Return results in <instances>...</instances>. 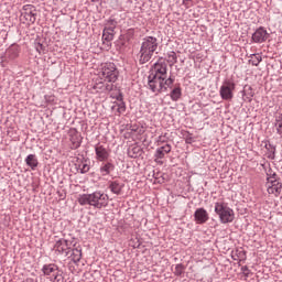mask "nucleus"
<instances>
[{
	"label": "nucleus",
	"instance_id": "nucleus-23",
	"mask_svg": "<svg viewBox=\"0 0 282 282\" xmlns=\"http://www.w3.org/2000/svg\"><path fill=\"white\" fill-rule=\"evenodd\" d=\"M275 129L280 135H282V115L275 119Z\"/></svg>",
	"mask_w": 282,
	"mask_h": 282
},
{
	"label": "nucleus",
	"instance_id": "nucleus-16",
	"mask_svg": "<svg viewBox=\"0 0 282 282\" xmlns=\"http://www.w3.org/2000/svg\"><path fill=\"white\" fill-rule=\"evenodd\" d=\"M122 188H124V185L118 181H112L109 184V189L111 193L115 195H121L122 194Z\"/></svg>",
	"mask_w": 282,
	"mask_h": 282
},
{
	"label": "nucleus",
	"instance_id": "nucleus-28",
	"mask_svg": "<svg viewBox=\"0 0 282 282\" xmlns=\"http://www.w3.org/2000/svg\"><path fill=\"white\" fill-rule=\"evenodd\" d=\"M183 6H185V8H191V6H193V0H183Z\"/></svg>",
	"mask_w": 282,
	"mask_h": 282
},
{
	"label": "nucleus",
	"instance_id": "nucleus-11",
	"mask_svg": "<svg viewBox=\"0 0 282 282\" xmlns=\"http://www.w3.org/2000/svg\"><path fill=\"white\" fill-rule=\"evenodd\" d=\"M54 249L56 252H59V254H65L67 257L70 252L69 242L65 239H61L55 243Z\"/></svg>",
	"mask_w": 282,
	"mask_h": 282
},
{
	"label": "nucleus",
	"instance_id": "nucleus-29",
	"mask_svg": "<svg viewBox=\"0 0 282 282\" xmlns=\"http://www.w3.org/2000/svg\"><path fill=\"white\" fill-rule=\"evenodd\" d=\"M36 52H39V54H41V52H43V44H37L36 46Z\"/></svg>",
	"mask_w": 282,
	"mask_h": 282
},
{
	"label": "nucleus",
	"instance_id": "nucleus-24",
	"mask_svg": "<svg viewBox=\"0 0 282 282\" xmlns=\"http://www.w3.org/2000/svg\"><path fill=\"white\" fill-rule=\"evenodd\" d=\"M79 171L80 173H89V163L87 161H83L80 164H79Z\"/></svg>",
	"mask_w": 282,
	"mask_h": 282
},
{
	"label": "nucleus",
	"instance_id": "nucleus-31",
	"mask_svg": "<svg viewBox=\"0 0 282 282\" xmlns=\"http://www.w3.org/2000/svg\"><path fill=\"white\" fill-rule=\"evenodd\" d=\"M12 58H17V54L12 56Z\"/></svg>",
	"mask_w": 282,
	"mask_h": 282
},
{
	"label": "nucleus",
	"instance_id": "nucleus-30",
	"mask_svg": "<svg viewBox=\"0 0 282 282\" xmlns=\"http://www.w3.org/2000/svg\"><path fill=\"white\" fill-rule=\"evenodd\" d=\"M12 50H13V48H9L8 52H7V54H10V52H12Z\"/></svg>",
	"mask_w": 282,
	"mask_h": 282
},
{
	"label": "nucleus",
	"instance_id": "nucleus-7",
	"mask_svg": "<svg viewBox=\"0 0 282 282\" xmlns=\"http://www.w3.org/2000/svg\"><path fill=\"white\" fill-rule=\"evenodd\" d=\"M234 91H235V82L227 79L220 86L219 94L223 100H232Z\"/></svg>",
	"mask_w": 282,
	"mask_h": 282
},
{
	"label": "nucleus",
	"instance_id": "nucleus-6",
	"mask_svg": "<svg viewBox=\"0 0 282 282\" xmlns=\"http://www.w3.org/2000/svg\"><path fill=\"white\" fill-rule=\"evenodd\" d=\"M269 176L267 177V191L269 195H274V197H279L281 195L282 191V183L281 181L276 177V174H268Z\"/></svg>",
	"mask_w": 282,
	"mask_h": 282
},
{
	"label": "nucleus",
	"instance_id": "nucleus-3",
	"mask_svg": "<svg viewBox=\"0 0 282 282\" xmlns=\"http://www.w3.org/2000/svg\"><path fill=\"white\" fill-rule=\"evenodd\" d=\"M156 50H158L156 37L148 36L143 39V42L141 44V50H140L139 63H141V65H144V63H149V61L153 58V54H155Z\"/></svg>",
	"mask_w": 282,
	"mask_h": 282
},
{
	"label": "nucleus",
	"instance_id": "nucleus-2",
	"mask_svg": "<svg viewBox=\"0 0 282 282\" xmlns=\"http://www.w3.org/2000/svg\"><path fill=\"white\" fill-rule=\"evenodd\" d=\"M80 206H94V208H106L109 205V196L102 192H94L91 194H82L77 198Z\"/></svg>",
	"mask_w": 282,
	"mask_h": 282
},
{
	"label": "nucleus",
	"instance_id": "nucleus-21",
	"mask_svg": "<svg viewBox=\"0 0 282 282\" xmlns=\"http://www.w3.org/2000/svg\"><path fill=\"white\" fill-rule=\"evenodd\" d=\"M167 63H171L172 65H175L177 63V54L173 51L167 53Z\"/></svg>",
	"mask_w": 282,
	"mask_h": 282
},
{
	"label": "nucleus",
	"instance_id": "nucleus-14",
	"mask_svg": "<svg viewBox=\"0 0 282 282\" xmlns=\"http://www.w3.org/2000/svg\"><path fill=\"white\" fill-rule=\"evenodd\" d=\"M194 219L196 224H206L208 220V212H206L204 208L196 209L194 213Z\"/></svg>",
	"mask_w": 282,
	"mask_h": 282
},
{
	"label": "nucleus",
	"instance_id": "nucleus-8",
	"mask_svg": "<svg viewBox=\"0 0 282 282\" xmlns=\"http://www.w3.org/2000/svg\"><path fill=\"white\" fill-rule=\"evenodd\" d=\"M42 272L45 276H50V279H54L56 282H63V275L58 273V267L56 264L44 265Z\"/></svg>",
	"mask_w": 282,
	"mask_h": 282
},
{
	"label": "nucleus",
	"instance_id": "nucleus-12",
	"mask_svg": "<svg viewBox=\"0 0 282 282\" xmlns=\"http://www.w3.org/2000/svg\"><path fill=\"white\" fill-rule=\"evenodd\" d=\"M34 6L32 4H26L24 6V13H22L23 19H25V21L28 23H35L36 22V13H34Z\"/></svg>",
	"mask_w": 282,
	"mask_h": 282
},
{
	"label": "nucleus",
	"instance_id": "nucleus-4",
	"mask_svg": "<svg viewBox=\"0 0 282 282\" xmlns=\"http://www.w3.org/2000/svg\"><path fill=\"white\" fill-rule=\"evenodd\" d=\"M96 75L104 83H116L118 80V69L113 63H102L98 66Z\"/></svg>",
	"mask_w": 282,
	"mask_h": 282
},
{
	"label": "nucleus",
	"instance_id": "nucleus-10",
	"mask_svg": "<svg viewBox=\"0 0 282 282\" xmlns=\"http://www.w3.org/2000/svg\"><path fill=\"white\" fill-rule=\"evenodd\" d=\"M270 37V33L263 28H259L253 34H252V41L253 43H265L268 39Z\"/></svg>",
	"mask_w": 282,
	"mask_h": 282
},
{
	"label": "nucleus",
	"instance_id": "nucleus-20",
	"mask_svg": "<svg viewBox=\"0 0 282 282\" xmlns=\"http://www.w3.org/2000/svg\"><path fill=\"white\" fill-rule=\"evenodd\" d=\"M181 96H182V88H180V87L174 88V89L172 90V93H171V98H172V100H174V101L180 100Z\"/></svg>",
	"mask_w": 282,
	"mask_h": 282
},
{
	"label": "nucleus",
	"instance_id": "nucleus-19",
	"mask_svg": "<svg viewBox=\"0 0 282 282\" xmlns=\"http://www.w3.org/2000/svg\"><path fill=\"white\" fill-rule=\"evenodd\" d=\"M111 171H113V164H111V163H106L100 167V173L102 175H109V173H111Z\"/></svg>",
	"mask_w": 282,
	"mask_h": 282
},
{
	"label": "nucleus",
	"instance_id": "nucleus-15",
	"mask_svg": "<svg viewBox=\"0 0 282 282\" xmlns=\"http://www.w3.org/2000/svg\"><path fill=\"white\" fill-rule=\"evenodd\" d=\"M69 141L72 142V149H78V147H80V142H83V138L80 137V133H78V131L70 130Z\"/></svg>",
	"mask_w": 282,
	"mask_h": 282
},
{
	"label": "nucleus",
	"instance_id": "nucleus-22",
	"mask_svg": "<svg viewBox=\"0 0 282 282\" xmlns=\"http://www.w3.org/2000/svg\"><path fill=\"white\" fill-rule=\"evenodd\" d=\"M112 109H116L118 113H124L127 111V107L124 106V102H119L115 106H112Z\"/></svg>",
	"mask_w": 282,
	"mask_h": 282
},
{
	"label": "nucleus",
	"instance_id": "nucleus-17",
	"mask_svg": "<svg viewBox=\"0 0 282 282\" xmlns=\"http://www.w3.org/2000/svg\"><path fill=\"white\" fill-rule=\"evenodd\" d=\"M25 164L29 165L32 171H35L36 166H39V159H36L35 154H29L25 159Z\"/></svg>",
	"mask_w": 282,
	"mask_h": 282
},
{
	"label": "nucleus",
	"instance_id": "nucleus-13",
	"mask_svg": "<svg viewBox=\"0 0 282 282\" xmlns=\"http://www.w3.org/2000/svg\"><path fill=\"white\" fill-rule=\"evenodd\" d=\"M96 159L99 162H106V160H109V150L105 148V145L98 144L95 148Z\"/></svg>",
	"mask_w": 282,
	"mask_h": 282
},
{
	"label": "nucleus",
	"instance_id": "nucleus-26",
	"mask_svg": "<svg viewBox=\"0 0 282 282\" xmlns=\"http://www.w3.org/2000/svg\"><path fill=\"white\" fill-rule=\"evenodd\" d=\"M249 63H251L253 66L257 67V65H259V63H261V56L252 55L251 58L249 59Z\"/></svg>",
	"mask_w": 282,
	"mask_h": 282
},
{
	"label": "nucleus",
	"instance_id": "nucleus-27",
	"mask_svg": "<svg viewBox=\"0 0 282 282\" xmlns=\"http://www.w3.org/2000/svg\"><path fill=\"white\" fill-rule=\"evenodd\" d=\"M174 274H176V276H181V274H184V265L177 264L175 267Z\"/></svg>",
	"mask_w": 282,
	"mask_h": 282
},
{
	"label": "nucleus",
	"instance_id": "nucleus-1",
	"mask_svg": "<svg viewBox=\"0 0 282 282\" xmlns=\"http://www.w3.org/2000/svg\"><path fill=\"white\" fill-rule=\"evenodd\" d=\"M175 83V77H169V65L166 61L160 58L152 67L149 75V87L151 91L158 94L160 91H166L167 87H172Z\"/></svg>",
	"mask_w": 282,
	"mask_h": 282
},
{
	"label": "nucleus",
	"instance_id": "nucleus-9",
	"mask_svg": "<svg viewBox=\"0 0 282 282\" xmlns=\"http://www.w3.org/2000/svg\"><path fill=\"white\" fill-rule=\"evenodd\" d=\"M171 144L166 143L160 148L156 149L155 151V159L154 162H156V164H164V162H162V160H164L165 155H169V153L171 152Z\"/></svg>",
	"mask_w": 282,
	"mask_h": 282
},
{
	"label": "nucleus",
	"instance_id": "nucleus-5",
	"mask_svg": "<svg viewBox=\"0 0 282 282\" xmlns=\"http://www.w3.org/2000/svg\"><path fill=\"white\" fill-rule=\"evenodd\" d=\"M215 213L218 215L221 224H231V221H235V212L224 202L215 203Z\"/></svg>",
	"mask_w": 282,
	"mask_h": 282
},
{
	"label": "nucleus",
	"instance_id": "nucleus-18",
	"mask_svg": "<svg viewBox=\"0 0 282 282\" xmlns=\"http://www.w3.org/2000/svg\"><path fill=\"white\" fill-rule=\"evenodd\" d=\"M113 34H115L113 26H106L102 33L104 41H107L108 43L113 41Z\"/></svg>",
	"mask_w": 282,
	"mask_h": 282
},
{
	"label": "nucleus",
	"instance_id": "nucleus-25",
	"mask_svg": "<svg viewBox=\"0 0 282 282\" xmlns=\"http://www.w3.org/2000/svg\"><path fill=\"white\" fill-rule=\"evenodd\" d=\"M82 257H83V253L80 252V250H78V249L73 250V261H74V263H78V261H80Z\"/></svg>",
	"mask_w": 282,
	"mask_h": 282
}]
</instances>
